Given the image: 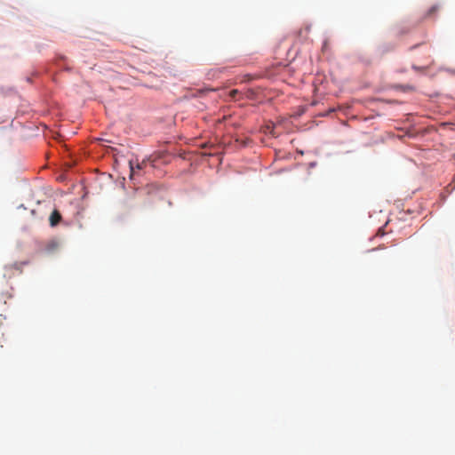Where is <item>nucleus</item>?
<instances>
[{
	"mask_svg": "<svg viewBox=\"0 0 455 455\" xmlns=\"http://www.w3.org/2000/svg\"><path fill=\"white\" fill-rule=\"evenodd\" d=\"M24 263L15 262L10 265H6L4 268V277L6 279H11L16 274H20L22 272V267Z\"/></svg>",
	"mask_w": 455,
	"mask_h": 455,
	"instance_id": "f257e3e1",
	"label": "nucleus"
},
{
	"mask_svg": "<svg viewBox=\"0 0 455 455\" xmlns=\"http://www.w3.org/2000/svg\"><path fill=\"white\" fill-rule=\"evenodd\" d=\"M50 225L52 227L57 226L61 220V215L58 210H54L49 218Z\"/></svg>",
	"mask_w": 455,
	"mask_h": 455,
	"instance_id": "f03ea898",
	"label": "nucleus"
},
{
	"mask_svg": "<svg viewBox=\"0 0 455 455\" xmlns=\"http://www.w3.org/2000/svg\"><path fill=\"white\" fill-rule=\"evenodd\" d=\"M147 165V162L143 160L140 163H137L136 165H134L132 161H130V168H131V176H132L135 172V169L137 170H142Z\"/></svg>",
	"mask_w": 455,
	"mask_h": 455,
	"instance_id": "7ed1b4c3",
	"label": "nucleus"
},
{
	"mask_svg": "<svg viewBox=\"0 0 455 455\" xmlns=\"http://www.w3.org/2000/svg\"><path fill=\"white\" fill-rule=\"evenodd\" d=\"M440 9V6L438 4L433 5L427 12V16L430 17L434 15L438 10Z\"/></svg>",
	"mask_w": 455,
	"mask_h": 455,
	"instance_id": "20e7f679",
	"label": "nucleus"
},
{
	"mask_svg": "<svg viewBox=\"0 0 455 455\" xmlns=\"http://www.w3.org/2000/svg\"><path fill=\"white\" fill-rule=\"evenodd\" d=\"M240 94L239 91L238 90H232L230 91L229 92V96L232 98V99H235L236 98V95Z\"/></svg>",
	"mask_w": 455,
	"mask_h": 455,
	"instance_id": "39448f33",
	"label": "nucleus"
}]
</instances>
